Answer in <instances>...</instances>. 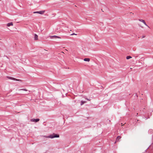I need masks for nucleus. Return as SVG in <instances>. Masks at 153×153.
<instances>
[{"label": "nucleus", "instance_id": "obj_17", "mask_svg": "<svg viewBox=\"0 0 153 153\" xmlns=\"http://www.w3.org/2000/svg\"><path fill=\"white\" fill-rule=\"evenodd\" d=\"M131 13H131V12H130V14H131Z\"/></svg>", "mask_w": 153, "mask_h": 153}, {"label": "nucleus", "instance_id": "obj_11", "mask_svg": "<svg viewBox=\"0 0 153 153\" xmlns=\"http://www.w3.org/2000/svg\"><path fill=\"white\" fill-rule=\"evenodd\" d=\"M19 90H20V91L22 90V91H27V90L25 88L21 89H20Z\"/></svg>", "mask_w": 153, "mask_h": 153}, {"label": "nucleus", "instance_id": "obj_19", "mask_svg": "<svg viewBox=\"0 0 153 153\" xmlns=\"http://www.w3.org/2000/svg\"><path fill=\"white\" fill-rule=\"evenodd\" d=\"M1 0H0V1H1Z\"/></svg>", "mask_w": 153, "mask_h": 153}, {"label": "nucleus", "instance_id": "obj_2", "mask_svg": "<svg viewBox=\"0 0 153 153\" xmlns=\"http://www.w3.org/2000/svg\"><path fill=\"white\" fill-rule=\"evenodd\" d=\"M45 12V10H42V11H39L34 12H33V13H39L40 14L42 15V14H44Z\"/></svg>", "mask_w": 153, "mask_h": 153}, {"label": "nucleus", "instance_id": "obj_14", "mask_svg": "<svg viewBox=\"0 0 153 153\" xmlns=\"http://www.w3.org/2000/svg\"><path fill=\"white\" fill-rule=\"evenodd\" d=\"M76 35V34L74 33L71 35Z\"/></svg>", "mask_w": 153, "mask_h": 153}, {"label": "nucleus", "instance_id": "obj_8", "mask_svg": "<svg viewBox=\"0 0 153 153\" xmlns=\"http://www.w3.org/2000/svg\"><path fill=\"white\" fill-rule=\"evenodd\" d=\"M13 24L12 22H10L8 23L7 24V26L8 27H10V26H13Z\"/></svg>", "mask_w": 153, "mask_h": 153}, {"label": "nucleus", "instance_id": "obj_10", "mask_svg": "<svg viewBox=\"0 0 153 153\" xmlns=\"http://www.w3.org/2000/svg\"><path fill=\"white\" fill-rule=\"evenodd\" d=\"M90 59L89 58H85L84 59V60L85 61H87V62H89L90 61Z\"/></svg>", "mask_w": 153, "mask_h": 153}, {"label": "nucleus", "instance_id": "obj_15", "mask_svg": "<svg viewBox=\"0 0 153 153\" xmlns=\"http://www.w3.org/2000/svg\"><path fill=\"white\" fill-rule=\"evenodd\" d=\"M85 99H86V100H88V101H90V100L89 99H88V98H85Z\"/></svg>", "mask_w": 153, "mask_h": 153}, {"label": "nucleus", "instance_id": "obj_12", "mask_svg": "<svg viewBox=\"0 0 153 153\" xmlns=\"http://www.w3.org/2000/svg\"><path fill=\"white\" fill-rule=\"evenodd\" d=\"M131 58H132V57L130 56H128L126 57V58L127 59H128Z\"/></svg>", "mask_w": 153, "mask_h": 153}, {"label": "nucleus", "instance_id": "obj_3", "mask_svg": "<svg viewBox=\"0 0 153 153\" xmlns=\"http://www.w3.org/2000/svg\"><path fill=\"white\" fill-rule=\"evenodd\" d=\"M7 78H8V79H12L13 80H16V81H21V80L20 79H17L15 78H13V77H11L7 76Z\"/></svg>", "mask_w": 153, "mask_h": 153}, {"label": "nucleus", "instance_id": "obj_1", "mask_svg": "<svg viewBox=\"0 0 153 153\" xmlns=\"http://www.w3.org/2000/svg\"><path fill=\"white\" fill-rule=\"evenodd\" d=\"M43 137H45L46 138H55V137H59V135L58 134H56L54 133H53V134L50 135L49 136H43Z\"/></svg>", "mask_w": 153, "mask_h": 153}, {"label": "nucleus", "instance_id": "obj_6", "mask_svg": "<svg viewBox=\"0 0 153 153\" xmlns=\"http://www.w3.org/2000/svg\"><path fill=\"white\" fill-rule=\"evenodd\" d=\"M121 138V137L120 136H118L116 138V141L115 142V143H116V142H118L119 141V140Z\"/></svg>", "mask_w": 153, "mask_h": 153}, {"label": "nucleus", "instance_id": "obj_16", "mask_svg": "<svg viewBox=\"0 0 153 153\" xmlns=\"http://www.w3.org/2000/svg\"><path fill=\"white\" fill-rule=\"evenodd\" d=\"M121 125H122L121 126H123V125L122 123H121Z\"/></svg>", "mask_w": 153, "mask_h": 153}, {"label": "nucleus", "instance_id": "obj_18", "mask_svg": "<svg viewBox=\"0 0 153 153\" xmlns=\"http://www.w3.org/2000/svg\"><path fill=\"white\" fill-rule=\"evenodd\" d=\"M62 53H64L63 52H62Z\"/></svg>", "mask_w": 153, "mask_h": 153}, {"label": "nucleus", "instance_id": "obj_7", "mask_svg": "<svg viewBox=\"0 0 153 153\" xmlns=\"http://www.w3.org/2000/svg\"><path fill=\"white\" fill-rule=\"evenodd\" d=\"M139 21L141 22H143L147 26L146 22L145 21L142 19H139Z\"/></svg>", "mask_w": 153, "mask_h": 153}, {"label": "nucleus", "instance_id": "obj_4", "mask_svg": "<svg viewBox=\"0 0 153 153\" xmlns=\"http://www.w3.org/2000/svg\"><path fill=\"white\" fill-rule=\"evenodd\" d=\"M50 37L51 39H61V38L59 36H50Z\"/></svg>", "mask_w": 153, "mask_h": 153}, {"label": "nucleus", "instance_id": "obj_9", "mask_svg": "<svg viewBox=\"0 0 153 153\" xmlns=\"http://www.w3.org/2000/svg\"><path fill=\"white\" fill-rule=\"evenodd\" d=\"M34 39L35 40H37L38 39V36L36 34H35V36H34Z\"/></svg>", "mask_w": 153, "mask_h": 153}, {"label": "nucleus", "instance_id": "obj_5", "mask_svg": "<svg viewBox=\"0 0 153 153\" xmlns=\"http://www.w3.org/2000/svg\"><path fill=\"white\" fill-rule=\"evenodd\" d=\"M39 120V119H32L30 120V121L32 122H38Z\"/></svg>", "mask_w": 153, "mask_h": 153}, {"label": "nucleus", "instance_id": "obj_13", "mask_svg": "<svg viewBox=\"0 0 153 153\" xmlns=\"http://www.w3.org/2000/svg\"><path fill=\"white\" fill-rule=\"evenodd\" d=\"M86 102V101H81V105H83L84 103H85Z\"/></svg>", "mask_w": 153, "mask_h": 153}]
</instances>
